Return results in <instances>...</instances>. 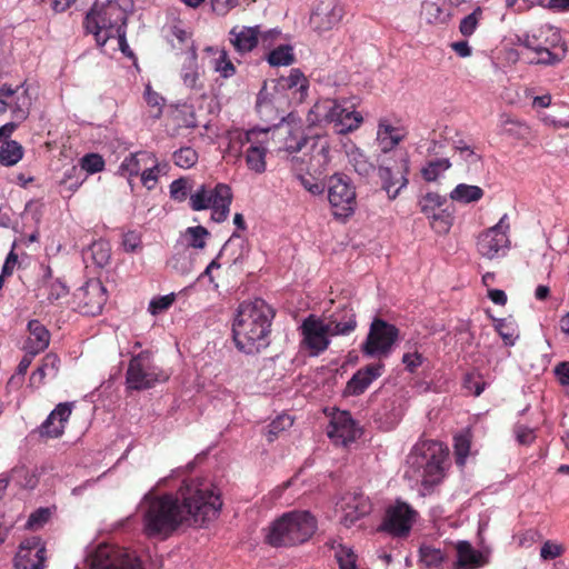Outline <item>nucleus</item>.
<instances>
[{
  "mask_svg": "<svg viewBox=\"0 0 569 569\" xmlns=\"http://www.w3.org/2000/svg\"><path fill=\"white\" fill-rule=\"evenodd\" d=\"M270 66H289L295 61L292 47L289 44H281L273 49L267 58Z\"/></svg>",
  "mask_w": 569,
  "mask_h": 569,
  "instance_id": "obj_46",
  "label": "nucleus"
},
{
  "mask_svg": "<svg viewBox=\"0 0 569 569\" xmlns=\"http://www.w3.org/2000/svg\"><path fill=\"white\" fill-rule=\"evenodd\" d=\"M153 166L151 168H147L144 169L142 172H141V182L142 184L151 190L157 180H158V172H159V166H158V162H157V159L154 158V160H150Z\"/></svg>",
  "mask_w": 569,
  "mask_h": 569,
  "instance_id": "obj_63",
  "label": "nucleus"
},
{
  "mask_svg": "<svg viewBox=\"0 0 569 569\" xmlns=\"http://www.w3.org/2000/svg\"><path fill=\"white\" fill-rule=\"evenodd\" d=\"M219 53L214 59V71L219 72L223 78H230L236 73V67L228 57L224 49L216 50Z\"/></svg>",
  "mask_w": 569,
  "mask_h": 569,
  "instance_id": "obj_51",
  "label": "nucleus"
},
{
  "mask_svg": "<svg viewBox=\"0 0 569 569\" xmlns=\"http://www.w3.org/2000/svg\"><path fill=\"white\" fill-rule=\"evenodd\" d=\"M340 509L342 511L340 522L346 528H350L359 519L370 513L371 505L365 495L348 492L340 500Z\"/></svg>",
  "mask_w": 569,
  "mask_h": 569,
  "instance_id": "obj_24",
  "label": "nucleus"
},
{
  "mask_svg": "<svg viewBox=\"0 0 569 569\" xmlns=\"http://www.w3.org/2000/svg\"><path fill=\"white\" fill-rule=\"evenodd\" d=\"M450 167L451 162L447 158L431 160L421 169V176L428 182L436 181Z\"/></svg>",
  "mask_w": 569,
  "mask_h": 569,
  "instance_id": "obj_47",
  "label": "nucleus"
},
{
  "mask_svg": "<svg viewBox=\"0 0 569 569\" xmlns=\"http://www.w3.org/2000/svg\"><path fill=\"white\" fill-rule=\"evenodd\" d=\"M420 561L428 568H440L445 557L440 549L431 546H421L419 549Z\"/></svg>",
  "mask_w": 569,
  "mask_h": 569,
  "instance_id": "obj_49",
  "label": "nucleus"
},
{
  "mask_svg": "<svg viewBox=\"0 0 569 569\" xmlns=\"http://www.w3.org/2000/svg\"><path fill=\"white\" fill-rule=\"evenodd\" d=\"M233 247H237L239 249V252H231V262L233 264L240 262L248 254V249L246 247V240L238 232H233L231 237L226 241L218 257L227 254L228 251L231 250Z\"/></svg>",
  "mask_w": 569,
  "mask_h": 569,
  "instance_id": "obj_42",
  "label": "nucleus"
},
{
  "mask_svg": "<svg viewBox=\"0 0 569 569\" xmlns=\"http://www.w3.org/2000/svg\"><path fill=\"white\" fill-rule=\"evenodd\" d=\"M513 433L519 445L528 446L536 439L535 430L522 423L515 425Z\"/></svg>",
  "mask_w": 569,
  "mask_h": 569,
  "instance_id": "obj_60",
  "label": "nucleus"
},
{
  "mask_svg": "<svg viewBox=\"0 0 569 569\" xmlns=\"http://www.w3.org/2000/svg\"><path fill=\"white\" fill-rule=\"evenodd\" d=\"M169 188H170V197L173 200L179 201V202L184 201L191 191V186L189 184V180L186 178H179V179L173 180Z\"/></svg>",
  "mask_w": 569,
  "mask_h": 569,
  "instance_id": "obj_53",
  "label": "nucleus"
},
{
  "mask_svg": "<svg viewBox=\"0 0 569 569\" xmlns=\"http://www.w3.org/2000/svg\"><path fill=\"white\" fill-rule=\"evenodd\" d=\"M483 197V190L478 186L459 183L450 192V199L460 203L477 202Z\"/></svg>",
  "mask_w": 569,
  "mask_h": 569,
  "instance_id": "obj_41",
  "label": "nucleus"
},
{
  "mask_svg": "<svg viewBox=\"0 0 569 569\" xmlns=\"http://www.w3.org/2000/svg\"><path fill=\"white\" fill-rule=\"evenodd\" d=\"M216 197L218 198V201L210 207L212 210L211 219L220 223L228 218L230 212V204L232 202L231 188L226 183H217Z\"/></svg>",
  "mask_w": 569,
  "mask_h": 569,
  "instance_id": "obj_33",
  "label": "nucleus"
},
{
  "mask_svg": "<svg viewBox=\"0 0 569 569\" xmlns=\"http://www.w3.org/2000/svg\"><path fill=\"white\" fill-rule=\"evenodd\" d=\"M328 200L336 218H347L356 209V189L348 176L335 173L327 183Z\"/></svg>",
  "mask_w": 569,
  "mask_h": 569,
  "instance_id": "obj_10",
  "label": "nucleus"
},
{
  "mask_svg": "<svg viewBox=\"0 0 569 569\" xmlns=\"http://www.w3.org/2000/svg\"><path fill=\"white\" fill-rule=\"evenodd\" d=\"M470 450V441L465 436H459L455 438V453H456V462L459 466H463L466 463V459L469 455Z\"/></svg>",
  "mask_w": 569,
  "mask_h": 569,
  "instance_id": "obj_59",
  "label": "nucleus"
},
{
  "mask_svg": "<svg viewBox=\"0 0 569 569\" xmlns=\"http://www.w3.org/2000/svg\"><path fill=\"white\" fill-rule=\"evenodd\" d=\"M23 147L16 140L3 141L0 146V164L12 167L23 157Z\"/></svg>",
  "mask_w": 569,
  "mask_h": 569,
  "instance_id": "obj_40",
  "label": "nucleus"
},
{
  "mask_svg": "<svg viewBox=\"0 0 569 569\" xmlns=\"http://www.w3.org/2000/svg\"><path fill=\"white\" fill-rule=\"evenodd\" d=\"M104 168V160L98 153H88L81 159V168L72 167L71 169L64 172V178L62 183H68V181L77 173H82L86 171L87 173H97L102 171Z\"/></svg>",
  "mask_w": 569,
  "mask_h": 569,
  "instance_id": "obj_38",
  "label": "nucleus"
},
{
  "mask_svg": "<svg viewBox=\"0 0 569 569\" xmlns=\"http://www.w3.org/2000/svg\"><path fill=\"white\" fill-rule=\"evenodd\" d=\"M448 455V448L441 442L421 440L407 456L403 477L429 490L442 481Z\"/></svg>",
  "mask_w": 569,
  "mask_h": 569,
  "instance_id": "obj_3",
  "label": "nucleus"
},
{
  "mask_svg": "<svg viewBox=\"0 0 569 569\" xmlns=\"http://www.w3.org/2000/svg\"><path fill=\"white\" fill-rule=\"evenodd\" d=\"M92 259L99 267H104L110 260L109 244L104 241L93 242L91 248Z\"/></svg>",
  "mask_w": 569,
  "mask_h": 569,
  "instance_id": "obj_57",
  "label": "nucleus"
},
{
  "mask_svg": "<svg viewBox=\"0 0 569 569\" xmlns=\"http://www.w3.org/2000/svg\"><path fill=\"white\" fill-rule=\"evenodd\" d=\"M278 88L282 91L288 90L293 94H299L301 101L308 93L309 81L299 69H291L289 76L276 80Z\"/></svg>",
  "mask_w": 569,
  "mask_h": 569,
  "instance_id": "obj_32",
  "label": "nucleus"
},
{
  "mask_svg": "<svg viewBox=\"0 0 569 569\" xmlns=\"http://www.w3.org/2000/svg\"><path fill=\"white\" fill-rule=\"evenodd\" d=\"M301 331L303 343L312 356H318L329 347V338L332 336L327 322L322 318H318L315 315L308 316L301 325Z\"/></svg>",
  "mask_w": 569,
  "mask_h": 569,
  "instance_id": "obj_16",
  "label": "nucleus"
},
{
  "mask_svg": "<svg viewBox=\"0 0 569 569\" xmlns=\"http://www.w3.org/2000/svg\"><path fill=\"white\" fill-rule=\"evenodd\" d=\"M452 216L447 210H440L437 214L430 218L431 228L439 232L446 233L452 226Z\"/></svg>",
  "mask_w": 569,
  "mask_h": 569,
  "instance_id": "obj_56",
  "label": "nucleus"
},
{
  "mask_svg": "<svg viewBox=\"0 0 569 569\" xmlns=\"http://www.w3.org/2000/svg\"><path fill=\"white\" fill-rule=\"evenodd\" d=\"M482 566V555L468 541L457 545V569H477Z\"/></svg>",
  "mask_w": 569,
  "mask_h": 569,
  "instance_id": "obj_35",
  "label": "nucleus"
},
{
  "mask_svg": "<svg viewBox=\"0 0 569 569\" xmlns=\"http://www.w3.org/2000/svg\"><path fill=\"white\" fill-rule=\"evenodd\" d=\"M382 363H372L359 369L347 382L345 395H362L368 389V387L382 375Z\"/></svg>",
  "mask_w": 569,
  "mask_h": 569,
  "instance_id": "obj_28",
  "label": "nucleus"
},
{
  "mask_svg": "<svg viewBox=\"0 0 569 569\" xmlns=\"http://www.w3.org/2000/svg\"><path fill=\"white\" fill-rule=\"evenodd\" d=\"M327 436L336 443L348 445L358 436L356 421L349 411H337L332 415L327 428Z\"/></svg>",
  "mask_w": 569,
  "mask_h": 569,
  "instance_id": "obj_23",
  "label": "nucleus"
},
{
  "mask_svg": "<svg viewBox=\"0 0 569 569\" xmlns=\"http://www.w3.org/2000/svg\"><path fill=\"white\" fill-rule=\"evenodd\" d=\"M128 14L117 1L96 4L84 18V28L102 47L127 27Z\"/></svg>",
  "mask_w": 569,
  "mask_h": 569,
  "instance_id": "obj_6",
  "label": "nucleus"
},
{
  "mask_svg": "<svg viewBox=\"0 0 569 569\" xmlns=\"http://www.w3.org/2000/svg\"><path fill=\"white\" fill-rule=\"evenodd\" d=\"M73 402H61L49 413L47 419L32 433L40 438H59L63 435L64 423L69 420Z\"/></svg>",
  "mask_w": 569,
  "mask_h": 569,
  "instance_id": "obj_22",
  "label": "nucleus"
},
{
  "mask_svg": "<svg viewBox=\"0 0 569 569\" xmlns=\"http://www.w3.org/2000/svg\"><path fill=\"white\" fill-rule=\"evenodd\" d=\"M268 132V129H251L244 133L246 142L250 143L246 151V162L248 168L256 173L266 171L267 148L262 146L263 141L259 137L266 138Z\"/></svg>",
  "mask_w": 569,
  "mask_h": 569,
  "instance_id": "obj_25",
  "label": "nucleus"
},
{
  "mask_svg": "<svg viewBox=\"0 0 569 569\" xmlns=\"http://www.w3.org/2000/svg\"><path fill=\"white\" fill-rule=\"evenodd\" d=\"M495 329L506 346H513L519 337L517 325L511 318L495 319Z\"/></svg>",
  "mask_w": 569,
  "mask_h": 569,
  "instance_id": "obj_44",
  "label": "nucleus"
},
{
  "mask_svg": "<svg viewBox=\"0 0 569 569\" xmlns=\"http://www.w3.org/2000/svg\"><path fill=\"white\" fill-rule=\"evenodd\" d=\"M343 17V8L339 0H319L311 13L310 24L319 32L338 26Z\"/></svg>",
  "mask_w": 569,
  "mask_h": 569,
  "instance_id": "obj_20",
  "label": "nucleus"
},
{
  "mask_svg": "<svg viewBox=\"0 0 569 569\" xmlns=\"http://www.w3.org/2000/svg\"><path fill=\"white\" fill-rule=\"evenodd\" d=\"M176 166L182 169L192 168L199 159L198 152L191 147H181L172 156Z\"/></svg>",
  "mask_w": 569,
  "mask_h": 569,
  "instance_id": "obj_48",
  "label": "nucleus"
},
{
  "mask_svg": "<svg viewBox=\"0 0 569 569\" xmlns=\"http://www.w3.org/2000/svg\"><path fill=\"white\" fill-rule=\"evenodd\" d=\"M403 136L399 130L387 121L379 122L377 131V141L381 152L387 153L391 151L401 140Z\"/></svg>",
  "mask_w": 569,
  "mask_h": 569,
  "instance_id": "obj_36",
  "label": "nucleus"
},
{
  "mask_svg": "<svg viewBox=\"0 0 569 569\" xmlns=\"http://www.w3.org/2000/svg\"><path fill=\"white\" fill-rule=\"evenodd\" d=\"M180 77L183 84L190 89L200 90L202 86L199 83L200 72L198 66L197 49L191 42L184 63L182 64Z\"/></svg>",
  "mask_w": 569,
  "mask_h": 569,
  "instance_id": "obj_31",
  "label": "nucleus"
},
{
  "mask_svg": "<svg viewBox=\"0 0 569 569\" xmlns=\"http://www.w3.org/2000/svg\"><path fill=\"white\" fill-rule=\"evenodd\" d=\"M42 289L44 290L47 299L50 302H54L61 299L62 297H66L68 293L67 286L59 279L48 281Z\"/></svg>",
  "mask_w": 569,
  "mask_h": 569,
  "instance_id": "obj_52",
  "label": "nucleus"
},
{
  "mask_svg": "<svg viewBox=\"0 0 569 569\" xmlns=\"http://www.w3.org/2000/svg\"><path fill=\"white\" fill-rule=\"evenodd\" d=\"M317 530V520L309 511L295 510L274 520L266 536L272 547H291L308 541Z\"/></svg>",
  "mask_w": 569,
  "mask_h": 569,
  "instance_id": "obj_4",
  "label": "nucleus"
},
{
  "mask_svg": "<svg viewBox=\"0 0 569 569\" xmlns=\"http://www.w3.org/2000/svg\"><path fill=\"white\" fill-rule=\"evenodd\" d=\"M399 337V329L383 319L375 318L370 325L361 352L368 358H386Z\"/></svg>",
  "mask_w": 569,
  "mask_h": 569,
  "instance_id": "obj_7",
  "label": "nucleus"
},
{
  "mask_svg": "<svg viewBox=\"0 0 569 569\" xmlns=\"http://www.w3.org/2000/svg\"><path fill=\"white\" fill-rule=\"evenodd\" d=\"M217 201L216 187L213 189H208L206 184H201L194 193L190 194V207L193 211L209 209Z\"/></svg>",
  "mask_w": 569,
  "mask_h": 569,
  "instance_id": "obj_39",
  "label": "nucleus"
},
{
  "mask_svg": "<svg viewBox=\"0 0 569 569\" xmlns=\"http://www.w3.org/2000/svg\"><path fill=\"white\" fill-rule=\"evenodd\" d=\"M274 310L263 299L243 301L232 323L236 347L246 355L259 353L270 345Z\"/></svg>",
  "mask_w": 569,
  "mask_h": 569,
  "instance_id": "obj_2",
  "label": "nucleus"
},
{
  "mask_svg": "<svg viewBox=\"0 0 569 569\" xmlns=\"http://www.w3.org/2000/svg\"><path fill=\"white\" fill-rule=\"evenodd\" d=\"M50 518V511L48 508H39L32 512L27 521L29 529H38L42 527Z\"/></svg>",
  "mask_w": 569,
  "mask_h": 569,
  "instance_id": "obj_62",
  "label": "nucleus"
},
{
  "mask_svg": "<svg viewBox=\"0 0 569 569\" xmlns=\"http://www.w3.org/2000/svg\"><path fill=\"white\" fill-rule=\"evenodd\" d=\"M149 160H154V156L147 151H139L127 156L119 166L118 173L127 177L131 184V178L137 177L141 171V164H147Z\"/></svg>",
  "mask_w": 569,
  "mask_h": 569,
  "instance_id": "obj_34",
  "label": "nucleus"
},
{
  "mask_svg": "<svg viewBox=\"0 0 569 569\" xmlns=\"http://www.w3.org/2000/svg\"><path fill=\"white\" fill-rule=\"evenodd\" d=\"M174 293L160 296L157 298H153L149 303V311L152 315H158L167 310L174 301Z\"/></svg>",
  "mask_w": 569,
  "mask_h": 569,
  "instance_id": "obj_61",
  "label": "nucleus"
},
{
  "mask_svg": "<svg viewBox=\"0 0 569 569\" xmlns=\"http://www.w3.org/2000/svg\"><path fill=\"white\" fill-rule=\"evenodd\" d=\"M277 34H279V31L276 29H271L264 33H261L259 26H236L229 31V40L238 53L244 54L252 51L257 47L260 36L263 40H267L273 39Z\"/></svg>",
  "mask_w": 569,
  "mask_h": 569,
  "instance_id": "obj_21",
  "label": "nucleus"
},
{
  "mask_svg": "<svg viewBox=\"0 0 569 569\" xmlns=\"http://www.w3.org/2000/svg\"><path fill=\"white\" fill-rule=\"evenodd\" d=\"M189 236V246L196 249H203L206 246V237L209 234L208 230L202 226L189 227L187 229Z\"/></svg>",
  "mask_w": 569,
  "mask_h": 569,
  "instance_id": "obj_58",
  "label": "nucleus"
},
{
  "mask_svg": "<svg viewBox=\"0 0 569 569\" xmlns=\"http://www.w3.org/2000/svg\"><path fill=\"white\" fill-rule=\"evenodd\" d=\"M421 16L430 24L446 23L449 19L443 0H425L421 6Z\"/></svg>",
  "mask_w": 569,
  "mask_h": 569,
  "instance_id": "obj_37",
  "label": "nucleus"
},
{
  "mask_svg": "<svg viewBox=\"0 0 569 569\" xmlns=\"http://www.w3.org/2000/svg\"><path fill=\"white\" fill-rule=\"evenodd\" d=\"M9 478L17 486L26 489H33L38 483L36 473L23 465L12 468Z\"/></svg>",
  "mask_w": 569,
  "mask_h": 569,
  "instance_id": "obj_43",
  "label": "nucleus"
},
{
  "mask_svg": "<svg viewBox=\"0 0 569 569\" xmlns=\"http://www.w3.org/2000/svg\"><path fill=\"white\" fill-rule=\"evenodd\" d=\"M567 47L561 40L559 31H552V38L549 47L542 44L537 50L538 59L535 61L537 64L555 66L559 63L566 56Z\"/></svg>",
  "mask_w": 569,
  "mask_h": 569,
  "instance_id": "obj_29",
  "label": "nucleus"
},
{
  "mask_svg": "<svg viewBox=\"0 0 569 569\" xmlns=\"http://www.w3.org/2000/svg\"><path fill=\"white\" fill-rule=\"evenodd\" d=\"M409 171L410 161L406 152L401 153L396 171L388 166H380L378 168V177L381 181V187L387 192L389 199H396L400 191L407 187L409 182Z\"/></svg>",
  "mask_w": 569,
  "mask_h": 569,
  "instance_id": "obj_14",
  "label": "nucleus"
},
{
  "mask_svg": "<svg viewBox=\"0 0 569 569\" xmlns=\"http://www.w3.org/2000/svg\"><path fill=\"white\" fill-rule=\"evenodd\" d=\"M351 162L355 171L361 177H369L375 171V166L368 161L362 152H353L351 154Z\"/></svg>",
  "mask_w": 569,
  "mask_h": 569,
  "instance_id": "obj_55",
  "label": "nucleus"
},
{
  "mask_svg": "<svg viewBox=\"0 0 569 569\" xmlns=\"http://www.w3.org/2000/svg\"><path fill=\"white\" fill-rule=\"evenodd\" d=\"M417 516V511L408 503L398 500L386 510L379 529L395 537H406L410 532Z\"/></svg>",
  "mask_w": 569,
  "mask_h": 569,
  "instance_id": "obj_13",
  "label": "nucleus"
},
{
  "mask_svg": "<svg viewBox=\"0 0 569 569\" xmlns=\"http://www.w3.org/2000/svg\"><path fill=\"white\" fill-rule=\"evenodd\" d=\"M78 310L82 315L97 316L107 302V289L99 279H90L73 295Z\"/></svg>",
  "mask_w": 569,
  "mask_h": 569,
  "instance_id": "obj_12",
  "label": "nucleus"
},
{
  "mask_svg": "<svg viewBox=\"0 0 569 569\" xmlns=\"http://www.w3.org/2000/svg\"><path fill=\"white\" fill-rule=\"evenodd\" d=\"M335 557L340 569H358L357 555L351 548L339 545L335 551Z\"/></svg>",
  "mask_w": 569,
  "mask_h": 569,
  "instance_id": "obj_50",
  "label": "nucleus"
},
{
  "mask_svg": "<svg viewBox=\"0 0 569 569\" xmlns=\"http://www.w3.org/2000/svg\"><path fill=\"white\" fill-rule=\"evenodd\" d=\"M46 547L39 537L24 539L13 560V569H43Z\"/></svg>",
  "mask_w": 569,
  "mask_h": 569,
  "instance_id": "obj_19",
  "label": "nucleus"
},
{
  "mask_svg": "<svg viewBox=\"0 0 569 569\" xmlns=\"http://www.w3.org/2000/svg\"><path fill=\"white\" fill-rule=\"evenodd\" d=\"M284 131L282 149L291 154L290 158L292 168L297 170H305V161L296 156V153L300 152L305 147L309 144V139L311 136H307L301 126L287 124L281 128Z\"/></svg>",
  "mask_w": 569,
  "mask_h": 569,
  "instance_id": "obj_26",
  "label": "nucleus"
},
{
  "mask_svg": "<svg viewBox=\"0 0 569 569\" xmlns=\"http://www.w3.org/2000/svg\"><path fill=\"white\" fill-rule=\"evenodd\" d=\"M41 366L48 371L49 377L54 378L60 369V359L56 353L49 352L43 357Z\"/></svg>",
  "mask_w": 569,
  "mask_h": 569,
  "instance_id": "obj_64",
  "label": "nucleus"
},
{
  "mask_svg": "<svg viewBox=\"0 0 569 569\" xmlns=\"http://www.w3.org/2000/svg\"><path fill=\"white\" fill-rule=\"evenodd\" d=\"M30 336L24 342V350H32L33 355H39L46 350L50 343L49 330L37 319L28 322Z\"/></svg>",
  "mask_w": 569,
  "mask_h": 569,
  "instance_id": "obj_30",
  "label": "nucleus"
},
{
  "mask_svg": "<svg viewBox=\"0 0 569 569\" xmlns=\"http://www.w3.org/2000/svg\"><path fill=\"white\" fill-rule=\"evenodd\" d=\"M482 14L480 7H477L470 14L466 16L459 24V30L462 36L470 37L477 29L479 18Z\"/></svg>",
  "mask_w": 569,
  "mask_h": 569,
  "instance_id": "obj_54",
  "label": "nucleus"
},
{
  "mask_svg": "<svg viewBox=\"0 0 569 569\" xmlns=\"http://www.w3.org/2000/svg\"><path fill=\"white\" fill-rule=\"evenodd\" d=\"M140 506L143 535L164 540L183 523L202 525L217 518L222 500L209 480L196 479L184 481L176 495H156L150 490Z\"/></svg>",
  "mask_w": 569,
  "mask_h": 569,
  "instance_id": "obj_1",
  "label": "nucleus"
},
{
  "mask_svg": "<svg viewBox=\"0 0 569 569\" xmlns=\"http://www.w3.org/2000/svg\"><path fill=\"white\" fill-rule=\"evenodd\" d=\"M329 327L331 336H349L357 326V312L351 301L339 303L333 310H327L321 317Z\"/></svg>",
  "mask_w": 569,
  "mask_h": 569,
  "instance_id": "obj_17",
  "label": "nucleus"
},
{
  "mask_svg": "<svg viewBox=\"0 0 569 569\" xmlns=\"http://www.w3.org/2000/svg\"><path fill=\"white\" fill-rule=\"evenodd\" d=\"M284 100L286 97L278 88L276 80L264 81L257 96L256 110L261 119L273 121L278 110L283 108Z\"/></svg>",
  "mask_w": 569,
  "mask_h": 569,
  "instance_id": "obj_18",
  "label": "nucleus"
},
{
  "mask_svg": "<svg viewBox=\"0 0 569 569\" xmlns=\"http://www.w3.org/2000/svg\"><path fill=\"white\" fill-rule=\"evenodd\" d=\"M307 147L309 148V164L305 169L322 173L330 162V142L328 137L326 134L311 136Z\"/></svg>",
  "mask_w": 569,
  "mask_h": 569,
  "instance_id": "obj_27",
  "label": "nucleus"
},
{
  "mask_svg": "<svg viewBox=\"0 0 569 569\" xmlns=\"http://www.w3.org/2000/svg\"><path fill=\"white\" fill-rule=\"evenodd\" d=\"M447 202L446 197L440 196L437 192H428L419 199L418 206L420 211L427 216L428 219L437 214L445 203Z\"/></svg>",
  "mask_w": 569,
  "mask_h": 569,
  "instance_id": "obj_45",
  "label": "nucleus"
},
{
  "mask_svg": "<svg viewBox=\"0 0 569 569\" xmlns=\"http://www.w3.org/2000/svg\"><path fill=\"white\" fill-rule=\"evenodd\" d=\"M31 99L24 83L12 86L3 83L0 87V114L10 110L18 120L27 119Z\"/></svg>",
  "mask_w": 569,
  "mask_h": 569,
  "instance_id": "obj_15",
  "label": "nucleus"
},
{
  "mask_svg": "<svg viewBox=\"0 0 569 569\" xmlns=\"http://www.w3.org/2000/svg\"><path fill=\"white\" fill-rule=\"evenodd\" d=\"M168 376L154 366L149 351H141L133 356L126 373V382L129 389L146 390L157 382L166 381Z\"/></svg>",
  "mask_w": 569,
  "mask_h": 569,
  "instance_id": "obj_8",
  "label": "nucleus"
},
{
  "mask_svg": "<svg viewBox=\"0 0 569 569\" xmlns=\"http://www.w3.org/2000/svg\"><path fill=\"white\" fill-rule=\"evenodd\" d=\"M86 561L90 569H144L134 553L110 545L98 546Z\"/></svg>",
  "mask_w": 569,
  "mask_h": 569,
  "instance_id": "obj_9",
  "label": "nucleus"
},
{
  "mask_svg": "<svg viewBox=\"0 0 569 569\" xmlns=\"http://www.w3.org/2000/svg\"><path fill=\"white\" fill-rule=\"evenodd\" d=\"M509 227L508 214L505 213L497 224L479 234L477 241L478 252L488 259L505 256L510 244L507 234Z\"/></svg>",
  "mask_w": 569,
  "mask_h": 569,
  "instance_id": "obj_11",
  "label": "nucleus"
},
{
  "mask_svg": "<svg viewBox=\"0 0 569 569\" xmlns=\"http://www.w3.org/2000/svg\"><path fill=\"white\" fill-rule=\"evenodd\" d=\"M311 123H330L338 134H346L358 129L363 121L362 116L355 110V103L345 99H321L309 111Z\"/></svg>",
  "mask_w": 569,
  "mask_h": 569,
  "instance_id": "obj_5",
  "label": "nucleus"
}]
</instances>
